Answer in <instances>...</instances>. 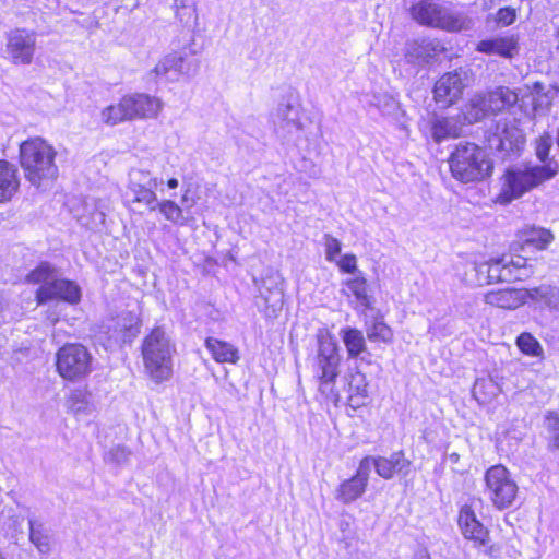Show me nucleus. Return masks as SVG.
<instances>
[{"label": "nucleus", "mask_w": 559, "mask_h": 559, "mask_svg": "<svg viewBox=\"0 0 559 559\" xmlns=\"http://www.w3.org/2000/svg\"><path fill=\"white\" fill-rule=\"evenodd\" d=\"M68 407L76 416L91 414L93 405L90 403V394L82 390L73 391L68 399Z\"/></svg>", "instance_id": "38"}, {"label": "nucleus", "mask_w": 559, "mask_h": 559, "mask_svg": "<svg viewBox=\"0 0 559 559\" xmlns=\"http://www.w3.org/2000/svg\"><path fill=\"white\" fill-rule=\"evenodd\" d=\"M159 180L152 177L150 171L143 169H132L129 174V183L127 195L129 202L144 206L148 211L157 209V195L155 189Z\"/></svg>", "instance_id": "9"}, {"label": "nucleus", "mask_w": 559, "mask_h": 559, "mask_svg": "<svg viewBox=\"0 0 559 559\" xmlns=\"http://www.w3.org/2000/svg\"><path fill=\"white\" fill-rule=\"evenodd\" d=\"M275 126L276 132L283 138L300 132L302 123L298 107L289 103L280 104L276 110Z\"/></svg>", "instance_id": "22"}, {"label": "nucleus", "mask_w": 559, "mask_h": 559, "mask_svg": "<svg viewBox=\"0 0 559 559\" xmlns=\"http://www.w3.org/2000/svg\"><path fill=\"white\" fill-rule=\"evenodd\" d=\"M374 106L381 110L383 115H391L397 109V102L390 95H376L373 97Z\"/></svg>", "instance_id": "44"}, {"label": "nucleus", "mask_w": 559, "mask_h": 559, "mask_svg": "<svg viewBox=\"0 0 559 559\" xmlns=\"http://www.w3.org/2000/svg\"><path fill=\"white\" fill-rule=\"evenodd\" d=\"M57 152L43 138H31L20 145V164L26 180L35 188L46 190L58 178L55 163Z\"/></svg>", "instance_id": "1"}, {"label": "nucleus", "mask_w": 559, "mask_h": 559, "mask_svg": "<svg viewBox=\"0 0 559 559\" xmlns=\"http://www.w3.org/2000/svg\"><path fill=\"white\" fill-rule=\"evenodd\" d=\"M198 70L199 62L197 60L187 59L179 52H173L160 59L153 72L158 79L176 81L179 75L193 76Z\"/></svg>", "instance_id": "12"}, {"label": "nucleus", "mask_w": 559, "mask_h": 559, "mask_svg": "<svg viewBox=\"0 0 559 559\" xmlns=\"http://www.w3.org/2000/svg\"><path fill=\"white\" fill-rule=\"evenodd\" d=\"M413 559H431L427 549L423 548L415 552Z\"/></svg>", "instance_id": "54"}, {"label": "nucleus", "mask_w": 559, "mask_h": 559, "mask_svg": "<svg viewBox=\"0 0 559 559\" xmlns=\"http://www.w3.org/2000/svg\"><path fill=\"white\" fill-rule=\"evenodd\" d=\"M20 187L19 171L15 165L0 160V203L10 201Z\"/></svg>", "instance_id": "24"}, {"label": "nucleus", "mask_w": 559, "mask_h": 559, "mask_svg": "<svg viewBox=\"0 0 559 559\" xmlns=\"http://www.w3.org/2000/svg\"><path fill=\"white\" fill-rule=\"evenodd\" d=\"M486 273L489 283L521 281L522 274L513 273L510 265L504 263V258L492 260L486 264Z\"/></svg>", "instance_id": "30"}, {"label": "nucleus", "mask_w": 559, "mask_h": 559, "mask_svg": "<svg viewBox=\"0 0 559 559\" xmlns=\"http://www.w3.org/2000/svg\"><path fill=\"white\" fill-rule=\"evenodd\" d=\"M412 16L424 25L448 31H460L463 21L454 16L447 8L430 1H420L412 7Z\"/></svg>", "instance_id": "10"}, {"label": "nucleus", "mask_w": 559, "mask_h": 559, "mask_svg": "<svg viewBox=\"0 0 559 559\" xmlns=\"http://www.w3.org/2000/svg\"><path fill=\"white\" fill-rule=\"evenodd\" d=\"M130 455V451L122 445L114 447L106 454V460L116 464H124L127 463Z\"/></svg>", "instance_id": "47"}, {"label": "nucleus", "mask_w": 559, "mask_h": 559, "mask_svg": "<svg viewBox=\"0 0 559 559\" xmlns=\"http://www.w3.org/2000/svg\"><path fill=\"white\" fill-rule=\"evenodd\" d=\"M451 459L453 462H456L459 460V454H456V453L451 454Z\"/></svg>", "instance_id": "58"}, {"label": "nucleus", "mask_w": 559, "mask_h": 559, "mask_svg": "<svg viewBox=\"0 0 559 559\" xmlns=\"http://www.w3.org/2000/svg\"><path fill=\"white\" fill-rule=\"evenodd\" d=\"M205 347L211 353L213 359L219 364H237L239 360L238 349L225 341L215 337L205 340Z\"/></svg>", "instance_id": "25"}, {"label": "nucleus", "mask_w": 559, "mask_h": 559, "mask_svg": "<svg viewBox=\"0 0 559 559\" xmlns=\"http://www.w3.org/2000/svg\"><path fill=\"white\" fill-rule=\"evenodd\" d=\"M558 170L559 165L554 160L542 166L508 169L501 178V189L496 197V202L503 205L511 203L527 191L554 178Z\"/></svg>", "instance_id": "3"}, {"label": "nucleus", "mask_w": 559, "mask_h": 559, "mask_svg": "<svg viewBox=\"0 0 559 559\" xmlns=\"http://www.w3.org/2000/svg\"><path fill=\"white\" fill-rule=\"evenodd\" d=\"M554 240V235L545 228L531 227L523 231V241L538 250H544Z\"/></svg>", "instance_id": "34"}, {"label": "nucleus", "mask_w": 559, "mask_h": 559, "mask_svg": "<svg viewBox=\"0 0 559 559\" xmlns=\"http://www.w3.org/2000/svg\"><path fill=\"white\" fill-rule=\"evenodd\" d=\"M366 333L371 342L389 343L393 336L392 330L382 319H376L370 325H367Z\"/></svg>", "instance_id": "39"}, {"label": "nucleus", "mask_w": 559, "mask_h": 559, "mask_svg": "<svg viewBox=\"0 0 559 559\" xmlns=\"http://www.w3.org/2000/svg\"><path fill=\"white\" fill-rule=\"evenodd\" d=\"M516 17V12L514 9L507 7L498 10L496 13V22L501 26L511 25Z\"/></svg>", "instance_id": "50"}, {"label": "nucleus", "mask_w": 559, "mask_h": 559, "mask_svg": "<svg viewBox=\"0 0 559 559\" xmlns=\"http://www.w3.org/2000/svg\"><path fill=\"white\" fill-rule=\"evenodd\" d=\"M0 559H4L1 552H0Z\"/></svg>", "instance_id": "59"}, {"label": "nucleus", "mask_w": 559, "mask_h": 559, "mask_svg": "<svg viewBox=\"0 0 559 559\" xmlns=\"http://www.w3.org/2000/svg\"><path fill=\"white\" fill-rule=\"evenodd\" d=\"M530 299L534 302H543L550 311L559 312V287L540 285L528 289Z\"/></svg>", "instance_id": "29"}, {"label": "nucleus", "mask_w": 559, "mask_h": 559, "mask_svg": "<svg viewBox=\"0 0 559 559\" xmlns=\"http://www.w3.org/2000/svg\"><path fill=\"white\" fill-rule=\"evenodd\" d=\"M551 144H552V141L549 135H543L537 140L536 156L540 162H543L545 164H547L546 160L548 158L549 151L551 148Z\"/></svg>", "instance_id": "48"}, {"label": "nucleus", "mask_w": 559, "mask_h": 559, "mask_svg": "<svg viewBox=\"0 0 559 559\" xmlns=\"http://www.w3.org/2000/svg\"><path fill=\"white\" fill-rule=\"evenodd\" d=\"M486 96V106L488 111L497 112L503 109V106H500L501 98L496 97V91L489 92Z\"/></svg>", "instance_id": "52"}, {"label": "nucleus", "mask_w": 559, "mask_h": 559, "mask_svg": "<svg viewBox=\"0 0 559 559\" xmlns=\"http://www.w3.org/2000/svg\"><path fill=\"white\" fill-rule=\"evenodd\" d=\"M543 91V85L539 82L534 83L533 92L539 94Z\"/></svg>", "instance_id": "57"}, {"label": "nucleus", "mask_w": 559, "mask_h": 559, "mask_svg": "<svg viewBox=\"0 0 559 559\" xmlns=\"http://www.w3.org/2000/svg\"><path fill=\"white\" fill-rule=\"evenodd\" d=\"M100 119L107 126H117L124 121H131L124 96L118 104L105 107L100 112Z\"/></svg>", "instance_id": "33"}, {"label": "nucleus", "mask_w": 559, "mask_h": 559, "mask_svg": "<svg viewBox=\"0 0 559 559\" xmlns=\"http://www.w3.org/2000/svg\"><path fill=\"white\" fill-rule=\"evenodd\" d=\"M466 72L462 69L443 74L435 84L433 94L437 103L450 106L461 98L465 88Z\"/></svg>", "instance_id": "15"}, {"label": "nucleus", "mask_w": 559, "mask_h": 559, "mask_svg": "<svg viewBox=\"0 0 559 559\" xmlns=\"http://www.w3.org/2000/svg\"><path fill=\"white\" fill-rule=\"evenodd\" d=\"M477 49L484 53L511 57L516 49V41L513 37H496L481 40Z\"/></svg>", "instance_id": "28"}, {"label": "nucleus", "mask_w": 559, "mask_h": 559, "mask_svg": "<svg viewBox=\"0 0 559 559\" xmlns=\"http://www.w3.org/2000/svg\"><path fill=\"white\" fill-rule=\"evenodd\" d=\"M516 345L526 355L538 357L543 354L542 345L531 333H521L516 338Z\"/></svg>", "instance_id": "41"}, {"label": "nucleus", "mask_w": 559, "mask_h": 559, "mask_svg": "<svg viewBox=\"0 0 559 559\" xmlns=\"http://www.w3.org/2000/svg\"><path fill=\"white\" fill-rule=\"evenodd\" d=\"M530 299L528 289L508 288L491 290L485 295V302L497 308L512 310L521 307Z\"/></svg>", "instance_id": "19"}, {"label": "nucleus", "mask_w": 559, "mask_h": 559, "mask_svg": "<svg viewBox=\"0 0 559 559\" xmlns=\"http://www.w3.org/2000/svg\"><path fill=\"white\" fill-rule=\"evenodd\" d=\"M325 258L328 261H335L336 257L341 253L342 245L338 239L325 235L324 236Z\"/></svg>", "instance_id": "45"}, {"label": "nucleus", "mask_w": 559, "mask_h": 559, "mask_svg": "<svg viewBox=\"0 0 559 559\" xmlns=\"http://www.w3.org/2000/svg\"><path fill=\"white\" fill-rule=\"evenodd\" d=\"M544 427L547 432L548 449L559 450V414L547 411L544 415Z\"/></svg>", "instance_id": "37"}, {"label": "nucleus", "mask_w": 559, "mask_h": 559, "mask_svg": "<svg viewBox=\"0 0 559 559\" xmlns=\"http://www.w3.org/2000/svg\"><path fill=\"white\" fill-rule=\"evenodd\" d=\"M342 357L337 342L328 330L322 329L317 333V352L312 361L313 377L319 383V390L326 397L338 400V392L334 390V383L340 376Z\"/></svg>", "instance_id": "4"}, {"label": "nucleus", "mask_w": 559, "mask_h": 559, "mask_svg": "<svg viewBox=\"0 0 559 559\" xmlns=\"http://www.w3.org/2000/svg\"><path fill=\"white\" fill-rule=\"evenodd\" d=\"M157 209L167 221L178 225L186 224V218L183 217L182 209L174 201H157Z\"/></svg>", "instance_id": "40"}, {"label": "nucleus", "mask_w": 559, "mask_h": 559, "mask_svg": "<svg viewBox=\"0 0 559 559\" xmlns=\"http://www.w3.org/2000/svg\"><path fill=\"white\" fill-rule=\"evenodd\" d=\"M7 52L14 64H29L36 49V35L24 28L11 31L7 36Z\"/></svg>", "instance_id": "11"}, {"label": "nucleus", "mask_w": 559, "mask_h": 559, "mask_svg": "<svg viewBox=\"0 0 559 559\" xmlns=\"http://www.w3.org/2000/svg\"><path fill=\"white\" fill-rule=\"evenodd\" d=\"M449 166L454 179L477 182L491 176L493 165L487 152L472 142H460L450 154Z\"/></svg>", "instance_id": "5"}, {"label": "nucleus", "mask_w": 559, "mask_h": 559, "mask_svg": "<svg viewBox=\"0 0 559 559\" xmlns=\"http://www.w3.org/2000/svg\"><path fill=\"white\" fill-rule=\"evenodd\" d=\"M489 148L501 159L516 156L524 146L522 130L514 121L499 120L487 136Z\"/></svg>", "instance_id": "8"}, {"label": "nucleus", "mask_w": 559, "mask_h": 559, "mask_svg": "<svg viewBox=\"0 0 559 559\" xmlns=\"http://www.w3.org/2000/svg\"><path fill=\"white\" fill-rule=\"evenodd\" d=\"M56 367L64 380L79 381L92 372L93 357L82 344H64L56 354Z\"/></svg>", "instance_id": "6"}, {"label": "nucleus", "mask_w": 559, "mask_h": 559, "mask_svg": "<svg viewBox=\"0 0 559 559\" xmlns=\"http://www.w3.org/2000/svg\"><path fill=\"white\" fill-rule=\"evenodd\" d=\"M431 134L435 141L440 143L445 139L459 136V128L452 119L441 118L432 123Z\"/></svg>", "instance_id": "36"}, {"label": "nucleus", "mask_w": 559, "mask_h": 559, "mask_svg": "<svg viewBox=\"0 0 559 559\" xmlns=\"http://www.w3.org/2000/svg\"><path fill=\"white\" fill-rule=\"evenodd\" d=\"M496 95H498L496 96L497 98H501L500 106H503V108L507 106H513L519 100V93L504 86L498 87L496 90Z\"/></svg>", "instance_id": "46"}, {"label": "nucleus", "mask_w": 559, "mask_h": 559, "mask_svg": "<svg viewBox=\"0 0 559 559\" xmlns=\"http://www.w3.org/2000/svg\"><path fill=\"white\" fill-rule=\"evenodd\" d=\"M338 267L346 273H354L357 270V260L354 254H345L337 261Z\"/></svg>", "instance_id": "51"}, {"label": "nucleus", "mask_w": 559, "mask_h": 559, "mask_svg": "<svg viewBox=\"0 0 559 559\" xmlns=\"http://www.w3.org/2000/svg\"><path fill=\"white\" fill-rule=\"evenodd\" d=\"M28 539L39 555L48 556L53 548L51 530L38 518L28 516Z\"/></svg>", "instance_id": "21"}, {"label": "nucleus", "mask_w": 559, "mask_h": 559, "mask_svg": "<svg viewBox=\"0 0 559 559\" xmlns=\"http://www.w3.org/2000/svg\"><path fill=\"white\" fill-rule=\"evenodd\" d=\"M105 214L103 212H96L93 216L92 222L83 221V224L88 226L90 228H97L99 225L104 223Z\"/></svg>", "instance_id": "53"}, {"label": "nucleus", "mask_w": 559, "mask_h": 559, "mask_svg": "<svg viewBox=\"0 0 559 559\" xmlns=\"http://www.w3.org/2000/svg\"><path fill=\"white\" fill-rule=\"evenodd\" d=\"M444 49L433 39L413 40L406 45L405 59L414 66L431 62Z\"/></svg>", "instance_id": "17"}, {"label": "nucleus", "mask_w": 559, "mask_h": 559, "mask_svg": "<svg viewBox=\"0 0 559 559\" xmlns=\"http://www.w3.org/2000/svg\"><path fill=\"white\" fill-rule=\"evenodd\" d=\"M260 293L265 301L267 314L276 317L284 305V289L281 277L277 275L265 280Z\"/></svg>", "instance_id": "23"}, {"label": "nucleus", "mask_w": 559, "mask_h": 559, "mask_svg": "<svg viewBox=\"0 0 559 559\" xmlns=\"http://www.w3.org/2000/svg\"><path fill=\"white\" fill-rule=\"evenodd\" d=\"M481 392L488 397H495L501 393L500 386L493 381V379H478L474 385V393Z\"/></svg>", "instance_id": "43"}, {"label": "nucleus", "mask_w": 559, "mask_h": 559, "mask_svg": "<svg viewBox=\"0 0 559 559\" xmlns=\"http://www.w3.org/2000/svg\"><path fill=\"white\" fill-rule=\"evenodd\" d=\"M489 114L486 106V96L483 94H475L462 108V119L464 123L472 124Z\"/></svg>", "instance_id": "31"}, {"label": "nucleus", "mask_w": 559, "mask_h": 559, "mask_svg": "<svg viewBox=\"0 0 559 559\" xmlns=\"http://www.w3.org/2000/svg\"><path fill=\"white\" fill-rule=\"evenodd\" d=\"M59 299L70 305H76L81 300V288L72 281L55 278L36 290V300L39 305L49 300Z\"/></svg>", "instance_id": "13"}, {"label": "nucleus", "mask_w": 559, "mask_h": 559, "mask_svg": "<svg viewBox=\"0 0 559 559\" xmlns=\"http://www.w3.org/2000/svg\"><path fill=\"white\" fill-rule=\"evenodd\" d=\"M124 98L131 121L156 118L163 108L162 100L148 94H128Z\"/></svg>", "instance_id": "16"}, {"label": "nucleus", "mask_w": 559, "mask_h": 559, "mask_svg": "<svg viewBox=\"0 0 559 559\" xmlns=\"http://www.w3.org/2000/svg\"><path fill=\"white\" fill-rule=\"evenodd\" d=\"M349 399H366L368 396V382L366 376L359 370H350L346 377Z\"/></svg>", "instance_id": "35"}, {"label": "nucleus", "mask_w": 559, "mask_h": 559, "mask_svg": "<svg viewBox=\"0 0 559 559\" xmlns=\"http://www.w3.org/2000/svg\"><path fill=\"white\" fill-rule=\"evenodd\" d=\"M459 525L465 538L471 539L476 546H484L489 538L488 530L477 520L475 512L467 506L463 507L459 514Z\"/></svg>", "instance_id": "18"}, {"label": "nucleus", "mask_w": 559, "mask_h": 559, "mask_svg": "<svg viewBox=\"0 0 559 559\" xmlns=\"http://www.w3.org/2000/svg\"><path fill=\"white\" fill-rule=\"evenodd\" d=\"M55 276V270L48 263H41L26 276V282L45 286L51 283Z\"/></svg>", "instance_id": "42"}, {"label": "nucleus", "mask_w": 559, "mask_h": 559, "mask_svg": "<svg viewBox=\"0 0 559 559\" xmlns=\"http://www.w3.org/2000/svg\"><path fill=\"white\" fill-rule=\"evenodd\" d=\"M486 554L491 558H496L498 556V548L490 546L486 549Z\"/></svg>", "instance_id": "55"}, {"label": "nucleus", "mask_w": 559, "mask_h": 559, "mask_svg": "<svg viewBox=\"0 0 559 559\" xmlns=\"http://www.w3.org/2000/svg\"><path fill=\"white\" fill-rule=\"evenodd\" d=\"M175 344L164 328H154L142 341L141 355L144 371L156 384L168 381L173 376Z\"/></svg>", "instance_id": "2"}, {"label": "nucleus", "mask_w": 559, "mask_h": 559, "mask_svg": "<svg viewBox=\"0 0 559 559\" xmlns=\"http://www.w3.org/2000/svg\"><path fill=\"white\" fill-rule=\"evenodd\" d=\"M340 335L346 347L348 358H357L366 352V340L360 330L345 326L341 329Z\"/></svg>", "instance_id": "27"}, {"label": "nucleus", "mask_w": 559, "mask_h": 559, "mask_svg": "<svg viewBox=\"0 0 559 559\" xmlns=\"http://www.w3.org/2000/svg\"><path fill=\"white\" fill-rule=\"evenodd\" d=\"M370 472L371 461L362 459L356 474L340 484L335 492V498L345 504L356 501L366 491Z\"/></svg>", "instance_id": "14"}, {"label": "nucleus", "mask_w": 559, "mask_h": 559, "mask_svg": "<svg viewBox=\"0 0 559 559\" xmlns=\"http://www.w3.org/2000/svg\"><path fill=\"white\" fill-rule=\"evenodd\" d=\"M504 258V263L507 265H510L511 266V270L513 271V273H519V274H522V280L527 276V273L525 271V267H526V259L523 258V257H503Z\"/></svg>", "instance_id": "49"}, {"label": "nucleus", "mask_w": 559, "mask_h": 559, "mask_svg": "<svg viewBox=\"0 0 559 559\" xmlns=\"http://www.w3.org/2000/svg\"><path fill=\"white\" fill-rule=\"evenodd\" d=\"M486 493L498 510L510 508L516 499L519 487L503 465H493L485 473Z\"/></svg>", "instance_id": "7"}, {"label": "nucleus", "mask_w": 559, "mask_h": 559, "mask_svg": "<svg viewBox=\"0 0 559 559\" xmlns=\"http://www.w3.org/2000/svg\"><path fill=\"white\" fill-rule=\"evenodd\" d=\"M344 286L343 293L345 295H353L357 302L365 309L371 308V297L368 294V284L364 277L357 276L347 280L344 282Z\"/></svg>", "instance_id": "32"}, {"label": "nucleus", "mask_w": 559, "mask_h": 559, "mask_svg": "<svg viewBox=\"0 0 559 559\" xmlns=\"http://www.w3.org/2000/svg\"><path fill=\"white\" fill-rule=\"evenodd\" d=\"M371 461V467L374 466L376 472L379 476L385 479H390L394 474H408V467L411 462L404 457L403 452H395L390 457H372L366 456Z\"/></svg>", "instance_id": "20"}, {"label": "nucleus", "mask_w": 559, "mask_h": 559, "mask_svg": "<svg viewBox=\"0 0 559 559\" xmlns=\"http://www.w3.org/2000/svg\"><path fill=\"white\" fill-rule=\"evenodd\" d=\"M179 182L176 178H171L167 181V186L170 188V189H176L178 187Z\"/></svg>", "instance_id": "56"}, {"label": "nucleus", "mask_w": 559, "mask_h": 559, "mask_svg": "<svg viewBox=\"0 0 559 559\" xmlns=\"http://www.w3.org/2000/svg\"><path fill=\"white\" fill-rule=\"evenodd\" d=\"M141 319L132 311H122L118 317L116 331L122 343H130L140 332Z\"/></svg>", "instance_id": "26"}]
</instances>
